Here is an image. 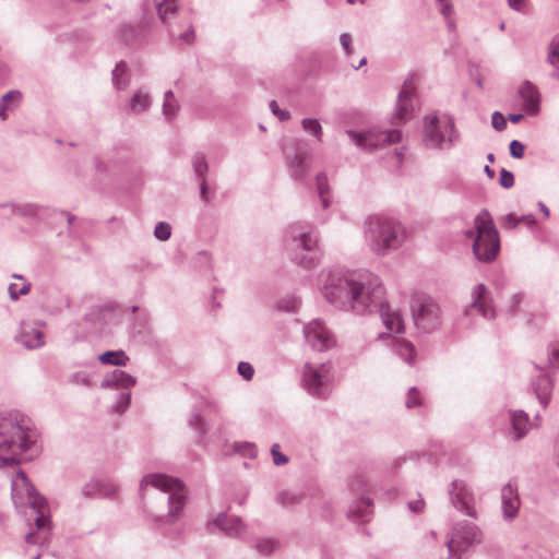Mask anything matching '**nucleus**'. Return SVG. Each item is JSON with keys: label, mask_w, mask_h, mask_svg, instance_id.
I'll use <instances>...</instances> for the list:
<instances>
[{"label": "nucleus", "mask_w": 559, "mask_h": 559, "mask_svg": "<svg viewBox=\"0 0 559 559\" xmlns=\"http://www.w3.org/2000/svg\"><path fill=\"white\" fill-rule=\"evenodd\" d=\"M347 2H348L349 4H354V3L356 2V0H347Z\"/></svg>", "instance_id": "57"}, {"label": "nucleus", "mask_w": 559, "mask_h": 559, "mask_svg": "<svg viewBox=\"0 0 559 559\" xmlns=\"http://www.w3.org/2000/svg\"><path fill=\"white\" fill-rule=\"evenodd\" d=\"M25 539L27 543H35L33 533L27 534Z\"/></svg>", "instance_id": "54"}, {"label": "nucleus", "mask_w": 559, "mask_h": 559, "mask_svg": "<svg viewBox=\"0 0 559 559\" xmlns=\"http://www.w3.org/2000/svg\"><path fill=\"white\" fill-rule=\"evenodd\" d=\"M473 308L477 309L485 318H493L495 309L491 305L488 290L485 285L480 284L475 289Z\"/></svg>", "instance_id": "13"}, {"label": "nucleus", "mask_w": 559, "mask_h": 559, "mask_svg": "<svg viewBox=\"0 0 559 559\" xmlns=\"http://www.w3.org/2000/svg\"><path fill=\"white\" fill-rule=\"evenodd\" d=\"M126 73L127 66L124 62L118 63L112 72L115 85L120 90L124 88L128 84V80L124 79Z\"/></svg>", "instance_id": "28"}, {"label": "nucleus", "mask_w": 559, "mask_h": 559, "mask_svg": "<svg viewBox=\"0 0 559 559\" xmlns=\"http://www.w3.org/2000/svg\"><path fill=\"white\" fill-rule=\"evenodd\" d=\"M305 335L307 342L319 350L329 349L335 345L333 335L319 320H313L306 325Z\"/></svg>", "instance_id": "9"}, {"label": "nucleus", "mask_w": 559, "mask_h": 559, "mask_svg": "<svg viewBox=\"0 0 559 559\" xmlns=\"http://www.w3.org/2000/svg\"><path fill=\"white\" fill-rule=\"evenodd\" d=\"M330 381V367L326 365H321L319 367H313L311 365H306L304 370V382L307 389L316 394L321 396L322 389Z\"/></svg>", "instance_id": "10"}, {"label": "nucleus", "mask_w": 559, "mask_h": 559, "mask_svg": "<svg viewBox=\"0 0 559 559\" xmlns=\"http://www.w3.org/2000/svg\"><path fill=\"white\" fill-rule=\"evenodd\" d=\"M270 107L273 114L277 116L280 120H286L289 118V114L287 111L281 110L275 100L271 102Z\"/></svg>", "instance_id": "42"}, {"label": "nucleus", "mask_w": 559, "mask_h": 559, "mask_svg": "<svg viewBox=\"0 0 559 559\" xmlns=\"http://www.w3.org/2000/svg\"><path fill=\"white\" fill-rule=\"evenodd\" d=\"M549 62L554 66H559V34L555 36L550 44Z\"/></svg>", "instance_id": "31"}, {"label": "nucleus", "mask_w": 559, "mask_h": 559, "mask_svg": "<svg viewBox=\"0 0 559 559\" xmlns=\"http://www.w3.org/2000/svg\"><path fill=\"white\" fill-rule=\"evenodd\" d=\"M116 382L121 386H131L135 383V380L123 371L116 373Z\"/></svg>", "instance_id": "35"}, {"label": "nucleus", "mask_w": 559, "mask_h": 559, "mask_svg": "<svg viewBox=\"0 0 559 559\" xmlns=\"http://www.w3.org/2000/svg\"><path fill=\"white\" fill-rule=\"evenodd\" d=\"M178 103L171 92H167L165 94L164 104H163V111L164 115L171 118L176 115L178 111Z\"/></svg>", "instance_id": "26"}, {"label": "nucleus", "mask_w": 559, "mask_h": 559, "mask_svg": "<svg viewBox=\"0 0 559 559\" xmlns=\"http://www.w3.org/2000/svg\"><path fill=\"white\" fill-rule=\"evenodd\" d=\"M325 297L330 302L340 306H350L353 309H367L371 305L379 304L380 314L385 328L394 333L404 331V321L402 314L392 309L389 304L382 302L383 289L377 285H366L360 274L350 273L336 281H332L329 287H325Z\"/></svg>", "instance_id": "1"}, {"label": "nucleus", "mask_w": 559, "mask_h": 559, "mask_svg": "<svg viewBox=\"0 0 559 559\" xmlns=\"http://www.w3.org/2000/svg\"><path fill=\"white\" fill-rule=\"evenodd\" d=\"M520 95L523 99L524 109L530 114L538 110L539 96L534 85L525 82L520 87Z\"/></svg>", "instance_id": "15"}, {"label": "nucleus", "mask_w": 559, "mask_h": 559, "mask_svg": "<svg viewBox=\"0 0 559 559\" xmlns=\"http://www.w3.org/2000/svg\"><path fill=\"white\" fill-rule=\"evenodd\" d=\"M543 211H544V213H545L547 216L549 215V211H548V209H547V207L543 206Z\"/></svg>", "instance_id": "56"}, {"label": "nucleus", "mask_w": 559, "mask_h": 559, "mask_svg": "<svg viewBox=\"0 0 559 559\" xmlns=\"http://www.w3.org/2000/svg\"><path fill=\"white\" fill-rule=\"evenodd\" d=\"M419 404V392L416 389H412L408 393L407 407H412Z\"/></svg>", "instance_id": "43"}, {"label": "nucleus", "mask_w": 559, "mask_h": 559, "mask_svg": "<svg viewBox=\"0 0 559 559\" xmlns=\"http://www.w3.org/2000/svg\"><path fill=\"white\" fill-rule=\"evenodd\" d=\"M438 2H440L442 4V8H441V13L445 16H448L451 11H452V5L450 3H444L445 0H438Z\"/></svg>", "instance_id": "46"}, {"label": "nucleus", "mask_w": 559, "mask_h": 559, "mask_svg": "<svg viewBox=\"0 0 559 559\" xmlns=\"http://www.w3.org/2000/svg\"><path fill=\"white\" fill-rule=\"evenodd\" d=\"M340 40H341L343 48L347 52V55H349L350 53V44H352L350 36L348 34H342Z\"/></svg>", "instance_id": "44"}, {"label": "nucleus", "mask_w": 559, "mask_h": 559, "mask_svg": "<svg viewBox=\"0 0 559 559\" xmlns=\"http://www.w3.org/2000/svg\"><path fill=\"white\" fill-rule=\"evenodd\" d=\"M300 243L306 251L311 252L317 246V240L310 235L304 234L301 235Z\"/></svg>", "instance_id": "39"}, {"label": "nucleus", "mask_w": 559, "mask_h": 559, "mask_svg": "<svg viewBox=\"0 0 559 559\" xmlns=\"http://www.w3.org/2000/svg\"><path fill=\"white\" fill-rule=\"evenodd\" d=\"M372 235V250L383 254L391 249H396L405 238L403 227L390 219H374L370 223Z\"/></svg>", "instance_id": "4"}, {"label": "nucleus", "mask_w": 559, "mask_h": 559, "mask_svg": "<svg viewBox=\"0 0 559 559\" xmlns=\"http://www.w3.org/2000/svg\"><path fill=\"white\" fill-rule=\"evenodd\" d=\"M473 240V252L477 260L485 263L495 261L500 251V237L491 215L481 211L476 215L473 228L466 233Z\"/></svg>", "instance_id": "2"}, {"label": "nucleus", "mask_w": 559, "mask_h": 559, "mask_svg": "<svg viewBox=\"0 0 559 559\" xmlns=\"http://www.w3.org/2000/svg\"><path fill=\"white\" fill-rule=\"evenodd\" d=\"M326 182H328V179L324 175H319L317 177V187H318V190H319V194H320V198L322 200V204L324 207L328 206V199L325 198V190H326Z\"/></svg>", "instance_id": "32"}, {"label": "nucleus", "mask_w": 559, "mask_h": 559, "mask_svg": "<svg viewBox=\"0 0 559 559\" xmlns=\"http://www.w3.org/2000/svg\"><path fill=\"white\" fill-rule=\"evenodd\" d=\"M33 440L27 430L8 418L0 419V466H9L20 462Z\"/></svg>", "instance_id": "3"}, {"label": "nucleus", "mask_w": 559, "mask_h": 559, "mask_svg": "<svg viewBox=\"0 0 559 559\" xmlns=\"http://www.w3.org/2000/svg\"><path fill=\"white\" fill-rule=\"evenodd\" d=\"M238 371L246 380H250L253 376V368L249 362H240L238 365Z\"/></svg>", "instance_id": "40"}, {"label": "nucleus", "mask_w": 559, "mask_h": 559, "mask_svg": "<svg viewBox=\"0 0 559 559\" xmlns=\"http://www.w3.org/2000/svg\"><path fill=\"white\" fill-rule=\"evenodd\" d=\"M302 128L306 132L314 135L319 141H322V128L318 120L316 119H304Z\"/></svg>", "instance_id": "29"}, {"label": "nucleus", "mask_w": 559, "mask_h": 559, "mask_svg": "<svg viewBox=\"0 0 559 559\" xmlns=\"http://www.w3.org/2000/svg\"><path fill=\"white\" fill-rule=\"evenodd\" d=\"M207 166L203 159L195 163V170L200 174H203L206 170Z\"/></svg>", "instance_id": "48"}, {"label": "nucleus", "mask_w": 559, "mask_h": 559, "mask_svg": "<svg viewBox=\"0 0 559 559\" xmlns=\"http://www.w3.org/2000/svg\"><path fill=\"white\" fill-rule=\"evenodd\" d=\"M521 223H524V224L531 226L535 223V219L531 215L518 217L513 214H509L503 218V224L507 228H511V229L515 228Z\"/></svg>", "instance_id": "27"}, {"label": "nucleus", "mask_w": 559, "mask_h": 559, "mask_svg": "<svg viewBox=\"0 0 559 559\" xmlns=\"http://www.w3.org/2000/svg\"><path fill=\"white\" fill-rule=\"evenodd\" d=\"M512 427L514 432L516 433L515 437L522 438L527 429V417L522 412H514L511 416Z\"/></svg>", "instance_id": "21"}, {"label": "nucleus", "mask_w": 559, "mask_h": 559, "mask_svg": "<svg viewBox=\"0 0 559 559\" xmlns=\"http://www.w3.org/2000/svg\"><path fill=\"white\" fill-rule=\"evenodd\" d=\"M155 237L159 240H167L170 237V226L166 223H159L155 227Z\"/></svg>", "instance_id": "33"}, {"label": "nucleus", "mask_w": 559, "mask_h": 559, "mask_svg": "<svg viewBox=\"0 0 559 559\" xmlns=\"http://www.w3.org/2000/svg\"><path fill=\"white\" fill-rule=\"evenodd\" d=\"M524 145L516 140L510 143V154L515 158H522L524 155Z\"/></svg>", "instance_id": "36"}, {"label": "nucleus", "mask_w": 559, "mask_h": 559, "mask_svg": "<svg viewBox=\"0 0 559 559\" xmlns=\"http://www.w3.org/2000/svg\"><path fill=\"white\" fill-rule=\"evenodd\" d=\"M414 93V87L412 83H404V86L400 93L399 102H397V110H396V117L400 120H405L411 111L413 110L412 107V96Z\"/></svg>", "instance_id": "14"}, {"label": "nucleus", "mask_w": 559, "mask_h": 559, "mask_svg": "<svg viewBox=\"0 0 559 559\" xmlns=\"http://www.w3.org/2000/svg\"><path fill=\"white\" fill-rule=\"evenodd\" d=\"M551 386H552V384L548 377L543 376V377L538 378L536 388H535V392L542 403H544V404L547 403L548 396L551 391Z\"/></svg>", "instance_id": "22"}, {"label": "nucleus", "mask_w": 559, "mask_h": 559, "mask_svg": "<svg viewBox=\"0 0 559 559\" xmlns=\"http://www.w3.org/2000/svg\"><path fill=\"white\" fill-rule=\"evenodd\" d=\"M519 498L510 484L502 489V506L507 518H514L519 509Z\"/></svg>", "instance_id": "16"}, {"label": "nucleus", "mask_w": 559, "mask_h": 559, "mask_svg": "<svg viewBox=\"0 0 559 559\" xmlns=\"http://www.w3.org/2000/svg\"><path fill=\"white\" fill-rule=\"evenodd\" d=\"M508 2L509 5L515 10H521L524 4V0H508Z\"/></svg>", "instance_id": "47"}, {"label": "nucleus", "mask_w": 559, "mask_h": 559, "mask_svg": "<svg viewBox=\"0 0 559 559\" xmlns=\"http://www.w3.org/2000/svg\"><path fill=\"white\" fill-rule=\"evenodd\" d=\"M216 523L230 535H237L241 532V522L236 518H218Z\"/></svg>", "instance_id": "23"}, {"label": "nucleus", "mask_w": 559, "mask_h": 559, "mask_svg": "<svg viewBox=\"0 0 559 559\" xmlns=\"http://www.w3.org/2000/svg\"><path fill=\"white\" fill-rule=\"evenodd\" d=\"M552 359H554V364L555 362L559 364V347L552 349Z\"/></svg>", "instance_id": "51"}, {"label": "nucleus", "mask_w": 559, "mask_h": 559, "mask_svg": "<svg viewBox=\"0 0 559 559\" xmlns=\"http://www.w3.org/2000/svg\"><path fill=\"white\" fill-rule=\"evenodd\" d=\"M274 547H275V543L271 539H264L258 544V549L262 554L271 552L274 549Z\"/></svg>", "instance_id": "41"}, {"label": "nucleus", "mask_w": 559, "mask_h": 559, "mask_svg": "<svg viewBox=\"0 0 559 559\" xmlns=\"http://www.w3.org/2000/svg\"><path fill=\"white\" fill-rule=\"evenodd\" d=\"M348 135L361 148H376L384 144H391L401 141L402 133L399 130L388 132L369 131L366 133H356L348 131Z\"/></svg>", "instance_id": "8"}, {"label": "nucleus", "mask_w": 559, "mask_h": 559, "mask_svg": "<svg viewBox=\"0 0 559 559\" xmlns=\"http://www.w3.org/2000/svg\"><path fill=\"white\" fill-rule=\"evenodd\" d=\"M452 501L456 507L465 510L467 514L474 515L473 495L468 490L466 484L462 480H455L452 484Z\"/></svg>", "instance_id": "12"}, {"label": "nucleus", "mask_w": 559, "mask_h": 559, "mask_svg": "<svg viewBox=\"0 0 559 559\" xmlns=\"http://www.w3.org/2000/svg\"><path fill=\"white\" fill-rule=\"evenodd\" d=\"M99 360L103 364H109L115 366H124L129 357L122 352H106L99 356Z\"/></svg>", "instance_id": "20"}, {"label": "nucleus", "mask_w": 559, "mask_h": 559, "mask_svg": "<svg viewBox=\"0 0 559 559\" xmlns=\"http://www.w3.org/2000/svg\"><path fill=\"white\" fill-rule=\"evenodd\" d=\"M187 41H190V36L188 34L185 35Z\"/></svg>", "instance_id": "58"}, {"label": "nucleus", "mask_w": 559, "mask_h": 559, "mask_svg": "<svg viewBox=\"0 0 559 559\" xmlns=\"http://www.w3.org/2000/svg\"><path fill=\"white\" fill-rule=\"evenodd\" d=\"M359 1H360L361 3H364V2H365V0H359Z\"/></svg>", "instance_id": "60"}, {"label": "nucleus", "mask_w": 559, "mask_h": 559, "mask_svg": "<svg viewBox=\"0 0 559 559\" xmlns=\"http://www.w3.org/2000/svg\"><path fill=\"white\" fill-rule=\"evenodd\" d=\"M456 543H457V540H456L455 537H452L450 539V542L448 543V547H449L450 552H453L455 550Z\"/></svg>", "instance_id": "50"}, {"label": "nucleus", "mask_w": 559, "mask_h": 559, "mask_svg": "<svg viewBox=\"0 0 559 559\" xmlns=\"http://www.w3.org/2000/svg\"><path fill=\"white\" fill-rule=\"evenodd\" d=\"M22 99V94L17 91L7 93L0 103V117L4 120L7 118L5 110L16 107Z\"/></svg>", "instance_id": "18"}, {"label": "nucleus", "mask_w": 559, "mask_h": 559, "mask_svg": "<svg viewBox=\"0 0 559 559\" xmlns=\"http://www.w3.org/2000/svg\"><path fill=\"white\" fill-rule=\"evenodd\" d=\"M271 453L276 465H284L288 462L287 456L280 452V445L277 443L273 444Z\"/></svg>", "instance_id": "34"}, {"label": "nucleus", "mask_w": 559, "mask_h": 559, "mask_svg": "<svg viewBox=\"0 0 559 559\" xmlns=\"http://www.w3.org/2000/svg\"><path fill=\"white\" fill-rule=\"evenodd\" d=\"M488 158H489L490 160H492V159H493L492 154H490V155L488 156Z\"/></svg>", "instance_id": "59"}, {"label": "nucleus", "mask_w": 559, "mask_h": 559, "mask_svg": "<svg viewBox=\"0 0 559 559\" xmlns=\"http://www.w3.org/2000/svg\"><path fill=\"white\" fill-rule=\"evenodd\" d=\"M523 118L522 115H511L509 117V119L513 122V123H518L521 119Z\"/></svg>", "instance_id": "52"}, {"label": "nucleus", "mask_w": 559, "mask_h": 559, "mask_svg": "<svg viewBox=\"0 0 559 559\" xmlns=\"http://www.w3.org/2000/svg\"><path fill=\"white\" fill-rule=\"evenodd\" d=\"M12 499L16 506L28 502L32 508L38 512L36 519L37 528L41 530L46 527L49 521L45 514L46 501L35 492L25 474L22 472H19L12 479Z\"/></svg>", "instance_id": "5"}, {"label": "nucleus", "mask_w": 559, "mask_h": 559, "mask_svg": "<svg viewBox=\"0 0 559 559\" xmlns=\"http://www.w3.org/2000/svg\"><path fill=\"white\" fill-rule=\"evenodd\" d=\"M247 453H248L249 455H251V456H254V455H255V449H254V447H253V445H249V447H248V451H247Z\"/></svg>", "instance_id": "53"}, {"label": "nucleus", "mask_w": 559, "mask_h": 559, "mask_svg": "<svg viewBox=\"0 0 559 559\" xmlns=\"http://www.w3.org/2000/svg\"><path fill=\"white\" fill-rule=\"evenodd\" d=\"M439 317V306L431 299H425L415 312L416 324L425 330L435 329L438 325Z\"/></svg>", "instance_id": "11"}, {"label": "nucleus", "mask_w": 559, "mask_h": 559, "mask_svg": "<svg viewBox=\"0 0 559 559\" xmlns=\"http://www.w3.org/2000/svg\"><path fill=\"white\" fill-rule=\"evenodd\" d=\"M499 181L503 188H511L514 185L513 174L506 169H502Z\"/></svg>", "instance_id": "38"}, {"label": "nucleus", "mask_w": 559, "mask_h": 559, "mask_svg": "<svg viewBox=\"0 0 559 559\" xmlns=\"http://www.w3.org/2000/svg\"><path fill=\"white\" fill-rule=\"evenodd\" d=\"M154 3L158 15L163 21L174 14L178 9L177 0H154Z\"/></svg>", "instance_id": "19"}, {"label": "nucleus", "mask_w": 559, "mask_h": 559, "mask_svg": "<svg viewBox=\"0 0 559 559\" xmlns=\"http://www.w3.org/2000/svg\"><path fill=\"white\" fill-rule=\"evenodd\" d=\"M455 139L454 123L451 117L447 115H430L425 119V141L433 147L443 146L452 143Z\"/></svg>", "instance_id": "7"}, {"label": "nucleus", "mask_w": 559, "mask_h": 559, "mask_svg": "<svg viewBox=\"0 0 559 559\" xmlns=\"http://www.w3.org/2000/svg\"><path fill=\"white\" fill-rule=\"evenodd\" d=\"M21 341L26 347L36 348L44 344V336L40 331L33 329L28 324H23Z\"/></svg>", "instance_id": "17"}, {"label": "nucleus", "mask_w": 559, "mask_h": 559, "mask_svg": "<svg viewBox=\"0 0 559 559\" xmlns=\"http://www.w3.org/2000/svg\"><path fill=\"white\" fill-rule=\"evenodd\" d=\"M147 486L169 492V515L173 519L179 518L186 502V490L182 484L178 479L164 474H151L141 481L142 488Z\"/></svg>", "instance_id": "6"}, {"label": "nucleus", "mask_w": 559, "mask_h": 559, "mask_svg": "<svg viewBox=\"0 0 559 559\" xmlns=\"http://www.w3.org/2000/svg\"><path fill=\"white\" fill-rule=\"evenodd\" d=\"M201 195H202L204 201H206V202L209 201L207 186H206V182L204 180L201 183Z\"/></svg>", "instance_id": "49"}, {"label": "nucleus", "mask_w": 559, "mask_h": 559, "mask_svg": "<svg viewBox=\"0 0 559 559\" xmlns=\"http://www.w3.org/2000/svg\"><path fill=\"white\" fill-rule=\"evenodd\" d=\"M151 105V100L147 94L142 91L136 92L131 99V109L135 112L146 110Z\"/></svg>", "instance_id": "24"}, {"label": "nucleus", "mask_w": 559, "mask_h": 559, "mask_svg": "<svg viewBox=\"0 0 559 559\" xmlns=\"http://www.w3.org/2000/svg\"><path fill=\"white\" fill-rule=\"evenodd\" d=\"M366 63V58H362L356 68H359Z\"/></svg>", "instance_id": "55"}, {"label": "nucleus", "mask_w": 559, "mask_h": 559, "mask_svg": "<svg viewBox=\"0 0 559 559\" xmlns=\"http://www.w3.org/2000/svg\"><path fill=\"white\" fill-rule=\"evenodd\" d=\"M491 123H492V127L498 131H502L507 127V121H506L503 115H501L498 111L493 112L492 118H491Z\"/></svg>", "instance_id": "37"}, {"label": "nucleus", "mask_w": 559, "mask_h": 559, "mask_svg": "<svg viewBox=\"0 0 559 559\" xmlns=\"http://www.w3.org/2000/svg\"><path fill=\"white\" fill-rule=\"evenodd\" d=\"M17 282L9 285V293L12 299H17L20 295H25L29 290V284L26 283L21 276H14Z\"/></svg>", "instance_id": "25"}, {"label": "nucleus", "mask_w": 559, "mask_h": 559, "mask_svg": "<svg viewBox=\"0 0 559 559\" xmlns=\"http://www.w3.org/2000/svg\"><path fill=\"white\" fill-rule=\"evenodd\" d=\"M397 353L408 362L413 361L416 354L413 344L405 340L397 342Z\"/></svg>", "instance_id": "30"}, {"label": "nucleus", "mask_w": 559, "mask_h": 559, "mask_svg": "<svg viewBox=\"0 0 559 559\" xmlns=\"http://www.w3.org/2000/svg\"><path fill=\"white\" fill-rule=\"evenodd\" d=\"M425 507V503L423 500H416V501H413L409 503V508L414 511V512H420L423 511Z\"/></svg>", "instance_id": "45"}]
</instances>
